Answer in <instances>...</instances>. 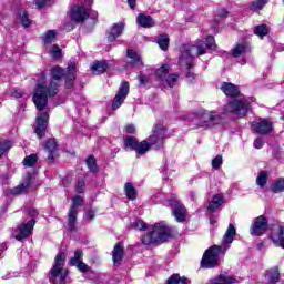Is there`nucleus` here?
<instances>
[{"mask_svg": "<svg viewBox=\"0 0 284 284\" xmlns=\"http://www.w3.org/2000/svg\"><path fill=\"white\" fill-rule=\"evenodd\" d=\"M77 64L70 62L67 70L57 65L51 69V79L49 82H38L33 91V103L39 110L37 115L36 134L38 139L45 136V130H48V121L50 115L48 112H43L48 105V99L57 97L59 94V88H61V79H65V88L70 89L74 85L77 79Z\"/></svg>", "mask_w": 284, "mask_h": 284, "instance_id": "f257e3e1", "label": "nucleus"}, {"mask_svg": "<svg viewBox=\"0 0 284 284\" xmlns=\"http://www.w3.org/2000/svg\"><path fill=\"white\" fill-rule=\"evenodd\" d=\"M206 50H216L214 37L207 36L205 41L197 40L195 44H185L182 47L179 63L183 70H189L186 73L187 81H194V73L190 71L194 68V58L205 54Z\"/></svg>", "mask_w": 284, "mask_h": 284, "instance_id": "f03ea898", "label": "nucleus"}, {"mask_svg": "<svg viewBox=\"0 0 284 284\" xmlns=\"http://www.w3.org/2000/svg\"><path fill=\"white\" fill-rule=\"evenodd\" d=\"M234 236H236V227L234 224H230L223 239L222 246L213 245L203 254L201 265L206 270H212V267H216L221 263V254H225L230 245H232L234 241Z\"/></svg>", "mask_w": 284, "mask_h": 284, "instance_id": "7ed1b4c3", "label": "nucleus"}, {"mask_svg": "<svg viewBox=\"0 0 284 284\" xmlns=\"http://www.w3.org/2000/svg\"><path fill=\"white\" fill-rule=\"evenodd\" d=\"M194 123L201 130H213L223 123V113L216 110L199 109L195 111Z\"/></svg>", "mask_w": 284, "mask_h": 284, "instance_id": "20e7f679", "label": "nucleus"}, {"mask_svg": "<svg viewBox=\"0 0 284 284\" xmlns=\"http://www.w3.org/2000/svg\"><path fill=\"white\" fill-rule=\"evenodd\" d=\"M172 236V230L163 223H156L150 232L142 237L143 245H152L154 243H163Z\"/></svg>", "mask_w": 284, "mask_h": 284, "instance_id": "39448f33", "label": "nucleus"}, {"mask_svg": "<svg viewBox=\"0 0 284 284\" xmlns=\"http://www.w3.org/2000/svg\"><path fill=\"white\" fill-rule=\"evenodd\" d=\"M63 265H65V253L60 252L55 257V263L49 276L51 284H65L68 273L63 271Z\"/></svg>", "mask_w": 284, "mask_h": 284, "instance_id": "423d86ee", "label": "nucleus"}, {"mask_svg": "<svg viewBox=\"0 0 284 284\" xmlns=\"http://www.w3.org/2000/svg\"><path fill=\"white\" fill-rule=\"evenodd\" d=\"M224 112H230L240 118L246 116L247 112H250V101L244 97L234 99L224 106Z\"/></svg>", "mask_w": 284, "mask_h": 284, "instance_id": "0eeeda50", "label": "nucleus"}, {"mask_svg": "<svg viewBox=\"0 0 284 284\" xmlns=\"http://www.w3.org/2000/svg\"><path fill=\"white\" fill-rule=\"evenodd\" d=\"M165 141V125L158 123L154 125L152 134L149 136V145L159 150Z\"/></svg>", "mask_w": 284, "mask_h": 284, "instance_id": "6e6552de", "label": "nucleus"}, {"mask_svg": "<svg viewBox=\"0 0 284 284\" xmlns=\"http://www.w3.org/2000/svg\"><path fill=\"white\" fill-rule=\"evenodd\" d=\"M81 205H83V197L80 195L74 196L68 214V226L70 232L77 230V214H79V207H81Z\"/></svg>", "mask_w": 284, "mask_h": 284, "instance_id": "1a4fd4ad", "label": "nucleus"}, {"mask_svg": "<svg viewBox=\"0 0 284 284\" xmlns=\"http://www.w3.org/2000/svg\"><path fill=\"white\" fill-rule=\"evenodd\" d=\"M170 207H172V214L178 223H185L187 219V209L185 205L181 204L179 199H172L168 201Z\"/></svg>", "mask_w": 284, "mask_h": 284, "instance_id": "9d476101", "label": "nucleus"}, {"mask_svg": "<svg viewBox=\"0 0 284 284\" xmlns=\"http://www.w3.org/2000/svg\"><path fill=\"white\" fill-rule=\"evenodd\" d=\"M34 225H37V221H34V219H31L28 222L20 224L13 232L14 239L17 241H23V239H28V236L32 234Z\"/></svg>", "mask_w": 284, "mask_h": 284, "instance_id": "9b49d317", "label": "nucleus"}, {"mask_svg": "<svg viewBox=\"0 0 284 284\" xmlns=\"http://www.w3.org/2000/svg\"><path fill=\"white\" fill-rule=\"evenodd\" d=\"M250 232L252 236H263L267 232V217L260 215L254 219Z\"/></svg>", "mask_w": 284, "mask_h": 284, "instance_id": "f8f14e48", "label": "nucleus"}, {"mask_svg": "<svg viewBox=\"0 0 284 284\" xmlns=\"http://www.w3.org/2000/svg\"><path fill=\"white\" fill-rule=\"evenodd\" d=\"M128 94H130V83L123 82L113 99L112 110H119L125 99H128Z\"/></svg>", "mask_w": 284, "mask_h": 284, "instance_id": "ddd939ff", "label": "nucleus"}, {"mask_svg": "<svg viewBox=\"0 0 284 284\" xmlns=\"http://www.w3.org/2000/svg\"><path fill=\"white\" fill-rule=\"evenodd\" d=\"M251 129L253 130V132L265 136L274 130V125L272 124V121L267 119H262L260 121H254L251 125Z\"/></svg>", "mask_w": 284, "mask_h": 284, "instance_id": "4468645a", "label": "nucleus"}, {"mask_svg": "<svg viewBox=\"0 0 284 284\" xmlns=\"http://www.w3.org/2000/svg\"><path fill=\"white\" fill-rule=\"evenodd\" d=\"M34 181H37V175L34 173H27L22 183L12 190V194H23V192H27L34 185Z\"/></svg>", "mask_w": 284, "mask_h": 284, "instance_id": "2eb2a0df", "label": "nucleus"}, {"mask_svg": "<svg viewBox=\"0 0 284 284\" xmlns=\"http://www.w3.org/2000/svg\"><path fill=\"white\" fill-rule=\"evenodd\" d=\"M70 265L77 267L79 272H82L83 274H85V272H90V266L83 263V251L81 250H77L74 252V256L70 260Z\"/></svg>", "mask_w": 284, "mask_h": 284, "instance_id": "dca6fc26", "label": "nucleus"}, {"mask_svg": "<svg viewBox=\"0 0 284 284\" xmlns=\"http://www.w3.org/2000/svg\"><path fill=\"white\" fill-rule=\"evenodd\" d=\"M271 241L276 245V247H283L284 250V227L281 225H275L271 230L270 235Z\"/></svg>", "mask_w": 284, "mask_h": 284, "instance_id": "f3484780", "label": "nucleus"}, {"mask_svg": "<svg viewBox=\"0 0 284 284\" xmlns=\"http://www.w3.org/2000/svg\"><path fill=\"white\" fill-rule=\"evenodd\" d=\"M70 17L75 23H83L88 19V9L85 7L74 6L71 9Z\"/></svg>", "mask_w": 284, "mask_h": 284, "instance_id": "a211bd4d", "label": "nucleus"}, {"mask_svg": "<svg viewBox=\"0 0 284 284\" xmlns=\"http://www.w3.org/2000/svg\"><path fill=\"white\" fill-rule=\"evenodd\" d=\"M123 255H124L123 243L118 242L112 252V258H113L114 265H121V261H123Z\"/></svg>", "mask_w": 284, "mask_h": 284, "instance_id": "6ab92c4d", "label": "nucleus"}, {"mask_svg": "<svg viewBox=\"0 0 284 284\" xmlns=\"http://www.w3.org/2000/svg\"><path fill=\"white\" fill-rule=\"evenodd\" d=\"M123 23H115L112 26L111 30L109 31L108 34V41H116V38L121 37L123 34Z\"/></svg>", "mask_w": 284, "mask_h": 284, "instance_id": "aec40b11", "label": "nucleus"}, {"mask_svg": "<svg viewBox=\"0 0 284 284\" xmlns=\"http://www.w3.org/2000/svg\"><path fill=\"white\" fill-rule=\"evenodd\" d=\"M247 52H250V44L247 42L237 43L232 49V54L235 59H239V57H243V54H247Z\"/></svg>", "mask_w": 284, "mask_h": 284, "instance_id": "412c9836", "label": "nucleus"}, {"mask_svg": "<svg viewBox=\"0 0 284 284\" xmlns=\"http://www.w3.org/2000/svg\"><path fill=\"white\" fill-rule=\"evenodd\" d=\"M223 203H225V199L221 194H215L212 201L209 203L207 210L210 214L216 212V210H219Z\"/></svg>", "mask_w": 284, "mask_h": 284, "instance_id": "4be33fe9", "label": "nucleus"}, {"mask_svg": "<svg viewBox=\"0 0 284 284\" xmlns=\"http://www.w3.org/2000/svg\"><path fill=\"white\" fill-rule=\"evenodd\" d=\"M221 90L224 92V94H226V97H239V94H241L239 88L232 83H222Z\"/></svg>", "mask_w": 284, "mask_h": 284, "instance_id": "5701e85b", "label": "nucleus"}, {"mask_svg": "<svg viewBox=\"0 0 284 284\" xmlns=\"http://www.w3.org/2000/svg\"><path fill=\"white\" fill-rule=\"evenodd\" d=\"M45 152H48V159L50 161H54L57 159V141L55 140H49L47 141L44 145Z\"/></svg>", "mask_w": 284, "mask_h": 284, "instance_id": "b1692460", "label": "nucleus"}, {"mask_svg": "<svg viewBox=\"0 0 284 284\" xmlns=\"http://www.w3.org/2000/svg\"><path fill=\"white\" fill-rule=\"evenodd\" d=\"M126 57H128V63L129 65H143V61H141V55L136 53V51L129 49L126 51Z\"/></svg>", "mask_w": 284, "mask_h": 284, "instance_id": "393cba45", "label": "nucleus"}, {"mask_svg": "<svg viewBox=\"0 0 284 284\" xmlns=\"http://www.w3.org/2000/svg\"><path fill=\"white\" fill-rule=\"evenodd\" d=\"M136 23H139L141 28H153L154 20L150 16L140 13L136 18Z\"/></svg>", "mask_w": 284, "mask_h": 284, "instance_id": "a878e982", "label": "nucleus"}, {"mask_svg": "<svg viewBox=\"0 0 284 284\" xmlns=\"http://www.w3.org/2000/svg\"><path fill=\"white\" fill-rule=\"evenodd\" d=\"M168 74H170V65L168 64H164L155 70L156 81H160V83H163V81H165Z\"/></svg>", "mask_w": 284, "mask_h": 284, "instance_id": "bb28decb", "label": "nucleus"}, {"mask_svg": "<svg viewBox=\"0 0 284 284\" xmlns=\"http://www.w3.org/2000/svg\"><path fill=\"white\" fill-rule=\"evenodd\" d=\"M280 276L281 273H278V268H271L266 271L265 280L267 281V283L275 284L278 283Z\"/></svg>", "mask_w": 284, "mask_h": 284, "instance_id": "cd10ccee", "label": "nucleus"}, {"mask_svg": "<svg viewBox=\"0 0 284 284\" xmlns=\"http://www.w3.org/2000/svg\"><path fill=\"white\" fill-rule=\"evenodd\" d=\"M91 70L93 74H103L108 70V62L97 61L92 64Z\"/></svg>", "mask_w": 284, "mask_h": 284, "instance_id": "c85d7f7f", "label": "nucleus"}, {"mask_svg": "<svg viewBox=\"0 0 284 284\" xmlns=\"http://www.w3.org/2000/svg\"><path fill=\"white\" fill-rule=\"evenodd\" d=\"M150 148H152V145L150 143H148V141L144 140V141L138 143L134 152H136V154H139V156H143V154H145L146 152L150 151Z\"/></svg>", "mask_w": 284, "mask_h": 284, "instance_id": "c756f323", "label": "nucleus"}, {"mask_svg": "<svg viewBox=\"0 0 284 284\" xmlns=\"http://www.w3.org/2000/svg\"><path fill=\"white\" fill-rule=\"evenodd\" d=\"M124 192L129 201L136 200V189H134V185H132V183L128 182L124 184Z\"/></svg>", "mask_w": 284, "mask_h": 284, "instance_id": "7c9ffc66", "label": "nucleus"}, {"mask_svg": "<svg viewBox=\"0 0 284 284\" xmlns=\"http://www.w3.org/2000/svg\"><path fill=\"white\" fill-rule=\"evenodd\" d=\"M272 192L274 194H281L284 192V178H278L271 186Z\"/></svg>", "mask_w": 284, "mask_h": 284, "instance_id": "2f4dec72", "label": "nucleus"}, {"mask_svg": "<svg viewBox=\"0 0 284 284\" xmlns=\"http://www.w3.org/2000/svg\"><path fill=\"white\" fill-rule=\"evenodd\" d=\"M158 45L163 51L168 50V48L170 45V37H168V34H165V33L159 36V38H158Z\"/></svg>", "mask_w": 284, "mask_h": 284, "instance_id": "473e14b6", "label": "nucleus"}, {"mask_svg": "<svg viewBox=\"0 0 284 284\" xmlns=\"http://www.w3.org/2000/svg\"><path fill=\"white\" fill-rule=\"evenodd\" d=\"M150 74H154V71L152 69H149L146 71V74L143 72H140L138 77L140 85H148L150 83Z\"/></svg>", "mask_w": 284, "mask_h": 284, "instance_id": "72a5a7b5", "label": "nucleus"}, {"mask_svg": "<svg viewBox=\"0 0 284 284\" xmlns=\"http://www.w3.org/2000/svg\"><path fill=\"white\" fill-rule=\"evenodd\" d=\"M179 81V74L172 73L168 74L162 83H165L169 88H174Z\"/></svg>", "mask_w": 284, "mask_h": 284, "instance_id": "f704fd0d", "label": "nucleus"}, {"mask_svg": "<svg viewBox=\"0 0 284 284\" xmlns=\"http://www.w3.org/2000/svg\"><path fill=\"white\" fill-rule=\"evenodd\" d=\"M270 30L267 29V26L265 24H260L254 28V34L260 37V39H263V37H267Z\"/></svg>", "mask_w": 284, "mask_h": 284, "instance_id": "c9c22d12", "label": "nucleus"}, {"mask_svg": "<svg viewBox=\"0 0 284 284\" xmlns=\"http://www.w3.org/2000/svg\"><path fill=\"white\" fill-rule=\"evenodd\" d=\"M37 161H39L37 154H31L24 158L23 165L26 168H34V165H37Z\"/></svg>", "mask_w": 284, "mask_h": 284, "instance_id": "e433bc0d", "label": "nucleus"}, {"mask_svg": "<svg viewBox=\"0 0 284 284\" xmlns=\"http://www.w3.org/2000/svg\"><path fill=\"white\" fill-rule=\"evenodd\" d=\"M267 172L266 171H261L256 178V184L258 185V187H265V185L267 184Z\"/></svg>", "mask_w": 284, "mask_h": 284, "instance_id": "4c0bfd02", "label": "nucleus"}, {"mask_svg": "<svg viewBox=\"0 0 284 284\" xmlns=\"http://www.w3.org/2000/svg\"><path fill=\"white\" fill-rule=\"evenodd\" d=\"M267 0H256L252 2L250 10H252V12H258V10H263V8H265Z\"/></svg>", "mask_w": 284, "mask_h": 284, "instance_id": "58836bf2", "label": "nucleus"}, {"mask_svg": "<svg viewBox=\"0 0 284 284\" xmlns=\"http://www.w3.org/2000/svg\"><path fill=\"white\" fill-rule=\"evenodd\" d=\"M18 19L24 28H30V24L32 22L30 21V18L28 17V13L26 11H20L18 13Z\"/></svg>", "mask_w": 284, "mask_h": 284, "instance_id": "ea45409f", "label": "nucleus"}, {"mask_svg": "<svg viewBox=\"0 0 284 284\" xmlns=\"http://www.w3.org/2000/svg\"><path fill=\"white\" fill-rule=\"evenodd\" d=\"M57 39V31L55 30H49L44 34L43 43L44 45H50L52 41Z\"/></svg>", "mask_w": 284, "mask_h": 284, "instance_id": "a19ab883", "label": "nucleus"}, {"mask_svg": "<svg viewBox=\"0 0 284 284\" xmlns=\"http://www.w3.org/2000/svg\"><path fill=\"white\" fill-rule=\"evenodd\" d=\"M124 145L130 150H136V145H139V140H136V138L133 136H128L124 139Z\"/></svg>", "mask_w": 284, "mask_h": 284, "instance_id": "79ce46f5", "label": "nucleus"}, {"mask_svg": "<svg viewBox=\"0 0 284 284\" xmlns=\"http://www.w3.org/2000/svg\"><path fill=\"white\" fill-rule=\"evenodd\" d=\"M87 165H88L90 172H93V173L99 172V166H97V159H94V156L90 155L87 159Z\"/></svg>", "mask_w": 284, "mask_h": 284, "instance_id": "37998d69", "label": "nucleus"}, {"mask_svg": "<svg viewBox=\"0 0 284 284\" xmlns=\"http://www.w3.org/2000/svg\"><path fill=\"white\" fill-rule=\"evenodd\" d=\"M12 148V142L6 140L0 142V158Z\"/></svg>", "mask_w": 284, "mask_h": 284, "instance_id": "c03bdc74", "label": "nucleus"}, {"mask_svg": "<svg viewBox=\"0 0 284 284\" xmlns=\"http://www.w3.org/2000/svg\"><path fill=\"white\" fill-rule=\"evenodd\" d=\"M49 52L52 59H61V48L59 45H53Z\"/></svg>", "mask_w": 284, "mask_h": 284, "instance_id": "a18cd8bd", "label": "nucleus"}, {"mask_svg": "<svg viewBox=\"0 0 284 284\" xmlns=\"http://www.w3.org/2000/svg\"><path fill=\"white\" fill-rule=\"evenodd\" d=\"M221 165H223V156L222 155H216L213 160H212V168L214 170H219V168H221Z\"/></svg>", "mask_w": 284, "mask_h": 284, "instance_id": "49530a36", "label": "nucleus"}, {"mask_svg": "<svg viewBox=\"0 0 284 284\" xmlns=\"http://www.w3.org/2000/svg\"><path fill=\"white\" fill-rule=\"evenodd\" d=\"M132 227L134 230H146L148 225L145 224V222H143V220H136L132 223Z\"/></svg>", "mask_w": 284, "mask_h": 284, "instance_id": "de8ad7c7", "label": "nucleus"}, {"mask_svg": "<svg viewBox=\"0 0 284 284\" xmlns=\"http://www.w3.org/2000/svg\"><path fill=\"white\" fill-rule=\"evenodd\" d=\"M75 192H78V194H83L85 192V180L78 181Z\"/></svg>", "mask_w": 284, "mask_h": 284, "instance_id": "09e8293b", "label": "nucleus"}, {"mask_svg": "<svg viewBox=\"0 0 284 284\" xmlns=\"http://www.w3.org/2000/svg\"><path fill=\"white\" fill-rule=\"evenodd\" d=\"M11 97L14 99H21V97H23V91L19 89H12Z\"/></svg>", "mask_w": 284, "mask_h": 284, "instance_id": "8fccbe9b", "label": "nucleus"}, {"mask_svg": "<svg viewBox=\"0 0 284 284\" xmlns=\"http://www.w3.org/2000/svg\"><path fill=\"white\" fill-rule=\"evenodd\" d=\"M253 145H254V148H256V150H261V148H263V145H265V142L263 141V139L257 138V139H255Z\"/></svg>", "mask_w": 284, "mask_h": 284, "instance_id": "3c124183", "label": "nucleus"}, {"mask_svg": "<svg viewBox=\"0 0 284 284\" xmlns=\"http://www.w3.org/2000/svg\"><path fill=\"white\" fill-rule=\"evenodd\" d=\"M166 284H179V274H173L171 277H169Z\"/></svg>", "mask_w": 284, "mask_h": 284, "instance_id": "603ef678", "label": "nucleus"}, {"mask_svg": "<svg viewBox=\"0 0 284 284\" xmlns=\"http://www.w3.org/2000/svg\"><path fill=\"white\" fill-rule=\"evenodd\" d=\"M50 0H34V3L38 8H45Z\"/></svg>", "mask_w": 284, "mask_h": 284, "instance_id": "864d4df0", "label": "nucleus"}, {"mask_svg": "<svg viewBox=\"0 0 284 284\" xmlns=\"http://www.w3.org/2000/svg\"><path fill=\"white\" fill-rule=\"evenodd\" d=\"M125 131L128 134H134V132H136V128H134V124H129L126 125Z\"/></svg>", "mask_w": 284, "mask_h": 284, "instance_id": "5fc2aeb1", "label": "nucleus"}, {"mask_svg": "<svg viewBox=\"0 0 284 284\" xmlns=\"http://www.w3.org/2000/svg\"><path fill=\"white\" fill-rule=\"evenodd\" d=\"M85 221H93L94 219V211H89L84 215Z\"/></svg>", "mask_w": 284, "mask_h": 284, "instance_id": "6e6d98bb", "label": "nucleus"}, {"mask_svg": "<svg viewBox=\"0 0 284 284\" xmlns=\"http://www.w3.org/2000/svg\"><path fill=\"white\" fill-rule=\"evenodd\" d=\"M179 283L180 284H190L191 282H190V280L187 277H181L179 275Z\"/></svg>", "mask_w": 284, "mask_h": 284, "instance_id": "4d7b16f0", "label": "nucleus"}, {"mask_svg": "<svg viewBox=\"0 0 284 284\" xmlns=\"http://www.w3.org/2000/svg\"><path fill=\"white\" fill-rule=\"evenodd\" d=\"M126 1L132 10H134V8H136V0H126Z\"/></svg>", "mask_w": 284, "mask_h": 284, "instance_id": "13d9d810", "label": "nucleus"}, {"mask_svg": "<svg viewBox=\"0 0 284 284\" xmlns=\"http://www.w3.org/2000/svg\"><path fill=\"white\" fill-rule=\"evenodd\" d=\"M227 11L225 9H222L219 14H217V19H221V17H226Z\"/></svg>", "mask_w": 284, "mask_h": 284, "instance_id": "bf43d9fd", "label": "nucleus"}, {"mask_svg": "<svg viewBox=\"0 0 284 284\" xmlns=\"http://www.w3.org/2000/svg\"><path fill=\"white\" fill-rule=\"evenodd\" d=\"M210 223L211 225H214V223H216V220H214L213 217H210Z\"/></svg>", "mask_w": 284, "mask_h": 284, "instance_id": "052dcab7", "label": "nucleus"}, {"mask_svg": "<svg viewBox=\"0 0 284 284\" xmlns=\"http://www.w3.org/2000/svg\"><path fill=\"white\" fill-rule=\"evenodd\" d=\"M98 17V13L97 12H94L93 13V19H95Z\"/></svg>", "mask_w": 284, "mask_h": 284, "instance_id": "680f3d73", "label": "nucleus"}, {"mask_svg": "<svg viewBox=\"0 0 284 284\" xmlns=\"http://www.w3.org/2000/svg\"><path fill=\"white\" fill-rule=\"evenodd\" d=\"M32 216H37V211H33Z\"/></svg>", "mask_w": 284, "mask_h": 284, "instance_id": "e2e57ef3", "label": "nucleus"}, {"mask_svg": "<svg viewBox=\"0 0 284 284\" xmlns=\"http://www.w3.org/2000/svg\"><path fill=\"white\" fill-rule=\"evenodd\" d=\"M243 64H245V60H243Z\"/></svg>", "mask_w": 284, "mask_h": 284, "instance_id": "0e129e2a", "label": "nucleus"}, {"mask_svg": "<svg viewBox=\"0 0 284 284\" xmlns=\"http://www.w3.org/2000/svg\"><path fill=\"white\" fill-rule=\"evenodd\" d=\"M42 77H45V74H44V73H42Z\"/></svg>", "mask_w": 284, "mask_h": 284, "instance_id": "69168bd1", "label": "nucleus"}, {"mask_svg": "<svg viewBox=\"0 0 284 284\" xmlns=\"http://www.w3.org/2000/svg\"><path fill=\"white\" fill-rule=\"evenodd\" d=\"M283 2H284V0H283Z\"/></svg>", "mask_w": 284, "mask_h": 284, "instance_id": "338daca9", "label": "nucleus"}]
</instances>
